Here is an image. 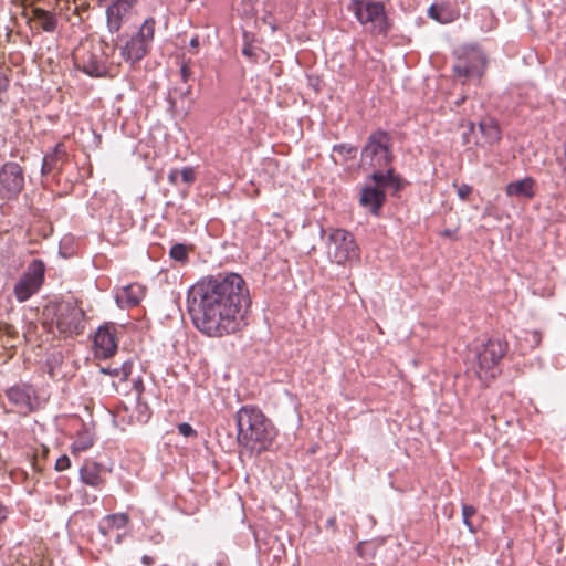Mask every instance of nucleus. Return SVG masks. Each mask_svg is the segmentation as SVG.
Masks as SVG:
<instances>
[{"label": "nucleus", "mask_w": 566, "mask_h": 566, "mask_svg": "<svg viewBox=\"0 0 566 566\" xmlns=\"http://www.w3.org/2000/svg\"><path fill=\"white\" fill-rule=\"evenodd\" d=\"M391 138L385 130L370 134L360 153V166L380 170L392 161Z\"/></svg>", "instance_id": "20e7f679"}, {"label": "nucleus", "mask_w": 566, "mask_h": 566, "mask_svg": "<svg viewBox=\"0 0 566 566\" xmlns=\"http://www.w3.org/2000/svg\"><path fill=\"white\" fill-rule=\"evenodd\" d=\"M118 49L120 56L130 65L142 61L148 52V46L135 35L126 40L123 45H118Z\"/></svg>", "instance_id": "2eb2a0df"}, {"label": "nucleus", "mask_w": 566, "mask_h": 566, "mask_svg": "<svg viewBox=\"0 0 566 566\" xmlns=\"http://www.w3.org/2000/svg\"><path fill=\"white\" fill-rule=\"evenodd\" d=\"M178 432L184 437H193L197 434L195 429L187 422L178 424Z\"/></svg>", "instance_id": "72a5a7b5"}, {"label": "nucleus", "mask_w": 566, "mask_h": 566, "mask_svg": "<svg viewBox=\"0 0 566 566\" xmlns=\"http://www.w3.org/2000/svg\"><path fill=\"white\" fill-rule=\"evenodd\" d=\"M179 176L185 184H191L195 180V171L190 167H186L180 170Z\"/></svg>", "instance_id": "473e14b6"}, {"label": "nucleus", "mask_w": 566, "mask_h": 566, "mask_svg": "<svg viewBox=\"0 0 566 566\" xmlns=\"http://www.w3.org/2000/svg\"><path fill=\"white\" fill-rule=\"evenodd\" d=\"M186 302L193 326L214 338L239 332L251 305L244 279L234 272L202 277L188 290Z\"/></svg>", "instance_id": "f257e3e1"}, {"label": "nucleus", "mask_w": 566, "mask_h": 566, "mask_svg": "<svg viewBox=\"0 0 566 566\" xmlns=\"http://www.w3.org/2000/svg\"><path fill=\"white\" fill-rule=\"evenodd\" d=\"M357 154V148L350 144H338L333 147L332 159L335 164H344L354 158Z\"/></svg>", "instance_id": "b1692460"}, {"label": "nucleus", "mask_w": 566, "mask_h": 566, "mask_svg": "<svg viewBox=\"0 0 566 566\" xmlns=\"http://www.w3.org/2000/svg\"><path fill=\"white\" fill-rule=\"evenodd\" d=\"M169 255L172 260L184 263L188 260V248L184 243H176L170 248Z\"/></svg>", "instance_id": "c85d7f7f"}, {"label": "nucleus", "mask_w": 566, "mask_h": 566, "mask_svg": "<svg viewBox=\"0 0 566 566\" xmlns=\"http://www.w3.org/2000/svg\"><path fill=\"white\" fill-rule=\"evenodd\" d=\"M199 45H200L199 36L198 35L192 36L189 42V46H190V49L193 50V53L197 52Z\"/></svg>", "instance_id": "e433bc0d"}, {"label": "nucleus", "mask_w": 566, "mask_h": 566, "mask_svg": "<svg viewBox=\"0 0 566 566\" xmlns=\"http://www.w3.org/2000/svg\"><path fill=\"white\" fill-rule=\"evenodd\" d=\"M128 523L127 514H109L103 518L99 524V531L103 535H108L111 530H120L124 528Z\"/></svg>", "instance_id": "4be33fe9"}, {"label": "nucleus", "mask_w": 566, "mask_h": 566, "mask_svg": "<svg viewBox=\"0 0 566 566\" xmlns=\"http://www.w3.org/2000/svg\"><path fill=\"white\" fill-rule=\"evenodd\" d=\"M168 103H169L170 108L174 109L176 106V102L172 98H169Z\"/></svg>", "instance_id": "49530a36"}, {"label": "nucleus", "mask_w": 566, "mask_h": 566, "mask_svg": "<svg viewBox=\"0 0 566 566\" xmlns=\"http://www.w3.org/2000/svg\"><path fill=\"white\" fill-rule=\"evenodd\" d=\"M71 465V461L69 459L67 455H62L57 460H56V463H55V469L57 471H64L66 470L67 468H70Z\"/></svg>", "instance_id": "f704fd0d"}, {"label": "nucleus", "mask_w": 566, "mask_h": 566, "mask_svg": "<svg viewBox=\"0 0 566 566\" xmlns=\"http://www.w3.org/2000/svg\"><path fill=\"white\" fill-rule=\"evenodd\" d=\"M137 0H113L106 9V24L111 33H117L122 29L130 10Z\"/></svg>", "instance_id": "4468645a"}, {"label": "nucleus", "mask_w": 566, "mask_h": 566, "mask_svg": "<svg viewBox=\"0 0 566 566\" xmlns=\"http://www.w3.org/2000/svg\"><path fill=\"white\" fill-rule=\"evenodd\" d=\"M122 542V534H117L116 535V543H120Z\"/></svg>", "instance_id": "09e8293b"}, {"label": "nucleus", "mask_w": 566, "mask_h": 566, "mask_svg": "<svg viewBox=\"0 0 566 566\" xmlns=\"http://www.w3.org/2000/svg\"><path fill=\"white\" fill-rule=\"evenodd\" d=\"M102 467L96 462H86L80 470V478L86 485L98 488L103 484Z\"/></svg>", "instance_id": "aec40b11"}, {"label": "nucleus", "mask_w": 566, "mask_h": 566, "mask_svg": "<svg viewBox=\"0 0 566 566\" xmlns=\"http://www.w3.org/2000/svg\"><path fill=\"white\" fill-rule=\"evenodd\" d=\"M60 160V151L55 148L54 153L48 154L44 156L41 167V172L43 175H48L54 169H57V164Z\"/></svg>", "instance_id": "cd10ccee"}, {"label": "nucleus", "mask_w": 566, "mask_h": 566, "mask_svg": "<svg viewBox=\"0 0 566 566\" xmlns=\"http://www.w3.org/2000/svg\"><path fill=\"white\" fill-rule=\"evenodd\" d=\"M73 60L76 69L91 77H103L108 73V55L103 44H82L74 51Z\"/></svg>", "instance_id": "0eeeda50"}, {"label": "nucleus", "mask_w": 566, "mask_h": 566, "mask_svg": "<svg viewBox=\"0 0 566 566\" xmlns=\"http://www.w3.org/2000/svg\"><path fill=\"white\" fill-rule=\"evenodd\" d=\"M328 259L339 265L353 262L359 256L354 235L344 229H333L327 241Z\"/></svg>", "instance_id": "6e6552de"}, {"label": "nucleus", "mask_w": 566, "mask_h": 566, "mask_svg": "<svg viewBox=\"0 0 566 566\" xmlns=\"http://www.w3.org/2000/svg\"><path fill=\"white\" fill-rule=\"evenodd\" d=\"M179 178H180L179 170H172L168 175L169 181L174 182V184H176Z\"/></svg>", "instance_id": "a19ab883"}, {"label": "nucleus", "mask_w": 566, "mask_h": 566, "mask_svg": "<svg viewBox=\"0 0 566 566\" xmlns=\"http://www.w3.org/2000/svg\"><path fill=\"white\" fill-rule=\"evenodd\" d=\"M241 52L251 63L266 62L269 57L266 52L254 43L253 34L249 32H243V46Z\"/></svg>", "instance_id": "6ab92c4d"}, {"label": "nucleus", "mask_w": 566, "mask_h": 566, "mask_svg": "<svg viewBox=\"0 0 566 566\" xmlns=\"http://www.w3.org/2000/svg\"><path fill=\"white\" fill-rule=\"evenodd\" d=\"M137 411H138V420L140 422H147L148 419L150 418V409L147 406V403L138 401Z\"/></svg>", "instance_id": "7c9ffc66"}, {"label": "nucleus", "mask_w": 566, "mask_h": 566, "mask_svg": "<svg viewBox=\"0 0 566 566\" xmlns=\"http://www.w3.org/2000/svg\"><path fill=\"white\" fill-rule=\"evenodd\" d=\"M189 63H190V61L184 62L180 67V76H181L182 82H185V83L188 82V80L191 76V70H190Z\"/></svg>", "instance_id": "c9c22d12"}, {"label": "nucleus", "mask_w": 566, "mask_h": 566, "mask_svg": "<svg viewBox=\"0 0 566 566\" xmlns=\"http://www.w3.org/2000/svg\"><path fill=\"white\" fill-rule=\"evenodd\" d=\"M473 130H474V125H473V123L470 122L469 123V127H468V132L463 133V139H464L465 143H469V137L468 136H469L470 133H473Z\"/></svg>", "instance_id": "79ce46f5"}, {"label": "nucleus", "mask_w": 566, "mask_h": 566, "mask_svg": "<svg viewBox=\"0 0 566 566\" xmlns=\"http://www.w3.org/2000/svg\"><path fill=\"white\" fill-rule=\"evenodd\" d=\"M6 396L22 412H32L36 408V392L30 385H14L6 390Z\"/></svg>", "instance_id": "ddd939ff"}, {"label": "nucleus", "mask_w": 566, "mask_h": 566, "mask_svg": "<svg viewBox=\"0 0 566 566\" xmlns=\"http://www.w3.org/2000/svg\"><path fill=\"white\" fill-rule=\"evenodd\" d=\"M132 368L133 364L128 360H125L119 366H101L99 371L102 374L118 378L120 381H125L130 375Z\"/></svg>", "instance_id": "5701e85b"}, {"label": "nucleus", "mask_w": 566, "mask_h": 566, "mask_svg": "<svg viewBox=\"0 0 566 566\" xmlns=\"http://www.w3.org/2000/svg\"><path fill=\"white\" fill-rule=\"evenodd\" d=\"M7 80L6 78H0V91H3L7 88Z\"/></svg>", "instance_id": "a18cd8bd"}, {"label": "nucleus", "mask_w": 566, "mask_h": 566, "mask_svg": "<svg viewBox=\"0 0 566 566\" xmlns=\"http://www.w3.org/2000/svg\"><path fill=\"white\" fill-rule=\"evenodd\" d=\"M94 443V434L93 432L84 427L82 430L77 432L76 439L72 443L73 452H81L90 449Z\"/></svg>", "instance_id": "393cba45"}, {"label": "nucleus", "mask_w": 566, "mask_h": 566, "mask_svg": "<svg viewBox=\"0 0 566 566\" xmlns=\"http://www.w3.org/2000/svg\"><path fill=\"white\" fill-rule=\"evenodd\" d=\"M155 24H156V22H155L154 18H148L144 21V23L139 28L138 32L135 34V36L138 38L139 40H143V42L147 46H149V43L154 39Z\"/></svg>", "instance_id": "bb28decb"}, {"label": "nucleus", "mask_w": 566, "mask_h": 566, "mask_svg": "<svg viewBox=\"0 0 566 566\" xmlns=\"http://www.w3.org/2000/svg\"><path fill=\"white\" fill-rule=\"evenodd\" d=\"M142 563H143L144 565H146V566H150V565H153V564H154V559H153V557H150V556H148V555H144V556L142 557Z\"/></svg>", "instance_id": "37998d69"}, {"label": "nucleus", "mask_w": 566, "mask_h": 566, "mask_svg": "<svg viewBox=\"0 0 566 566\" xmlns=\"http://www.w3.org/2000/svg\"><path fill=\"white\" fill-rule=\"evenodd\" d=\"M326 528H329L333 532H335V530H336V517L335 516L327 518Z\"/></svg>", "instance_id": "58836bf2"}, {"label": "nucleus", "mask_w": 566, "mask_h": 566, "mask_svg": "<svg viewBox=\"0 0 566 566\" xmlns=\"http://www.w3.org/2000/svg\"><path fill=\"white\" fill-rule=\"evenodd\" d=\"M454 187H457V193H458L459 198L462 200H467L470 197V195L472 193V187L470 185L461 184V185L457 186L454 184Z\"/></svg>", "instance_id": "2f4dec72"}, {"label": "nucleus", "mask_w": 566, "mask_h": 566, "mask_svg": "<svg viewBox=\"0 0 566 566\" xmlns=\"http://www.w3.org/2000/svg\"><path fill=\"white\" fill-rule=\"evenodd\" d=\"M507 352V343L500 338H490L474 350L476 375L483 381L495 378L500 373V361Z\"/></svg>", "instance_id": "423d86ee"}, {"label": "nucleus", "mask_w": 566, "mask_h": 566, "mask_svg": "<svg viewBox=\"0 0 566 566\" xmlns=\"http://www.w3.org/2000/svg\"><path fill=\"white\" fill-rule=\"evenodd\" d=\"M34 15L45 32H53L56 29L57 20L53 13L43 9H35Z\"/></svg>", "instance_id": "a878e982"}, {"label": "nucleus", "mask_w": 566, "mask_h": 566, "mask_svg": "<svg viewBox=\"0 0 566 566\" xmlns=\"http://www.w3.org/2000/svg\"><path fill=\"white\" fill-rule=\"evenodd\" d=\"M24 169L15 161H8L0 169V198L13 200L24 188Z\"/></svg>", "instance_id": "9b49d317"}, {"label": "nucleus", "mask_w": 566, "mask_h": 566, "mask_svg": "<svg viewBox=\"0 0 566 566\" xmlns=\"http://www.w3.org/2000/svg\"><path fill=\"white\" fill-rule=\"evenodd\" d=\"M190 94V87H188L186 91L181 93L184 97H187Z\"/></svg>", "instance_id": "de8ad7c7"}, {"label": "nucleus", "mask_w": 566, "mask_h": 566, "mask_svg": "<svg viewBox=\"0 0 566 566\" xmlns=\"http://www.w3.org/2000/svg\"><path fill=\"white\" fill-rule=\"evenodd\" d=\"M8 513V507L0 502V523L7 518Z\"/></svg>", "instance_id": "4c0bfd02"}, {"label": "nucleus", "mask_w": 566, "mask_h": 566, "mask_svg": "<svg viewBox=\"0 0 566 566\" xmlns=\"http://www.w3.org/2000/svg\"><path fill=\"white\" fill-rule=\"evenodd\" d=\"M455 231L451 229H447L442 232L444 237L452 238L454 235Z\"/></svg>", "instance_id": "c03bdc74"}, {"label": "nucleus", "mask_w": 566, "mask_h": 566, "mask_svg": "<svg viewBox=\"0 0 566 566\" xmlns=\"http://www.w3.org/2000/svg\"><path fill=\"white\" fill-rule=\"evenodd\" d=\"M44 262L39 259L32 260L27 270L14 284L13 295L17 301L19 303H23L36 294L44 282Z\"/></svg>", "instance_id": "9d476101"}, {"label": "nucleus", "mask_w": 566, "mask_h": 566, "mask_svg": "<svg viewBox=\"0 0 566 566\" xmlns=\"http://www.w3.org/2000/svg\"><path fill=\"white\" fill-rule=\"evenodd\" d=\"M348 10L365 29L374 34H387L390 22L381 1L350 0Z\"/></svg>", "instance_id": "7ed1b4c3"}, {"label": "nucleus", "mask_w": 566, "mask_h": 566, "mask_svg": "<svg viewBox=\"0 0 566 566\" xmlns=\"http://www.w3.org/2000/svg\"><path fill=\"white\" fill-rule=\"evenodd\" d=\"M370 179L375 182L374 186L367 185L361 189L359 202L373 214H378L385 200V187H394L396 190L400 189V180L394 174V169L389 168L387 171L375 170L370 175Z\"/></svg>", "instance_id": "39448f33"}, {"label": "nucleus", "mask_w": 566, "mask_h": 566, "mask_svg": "<svg viewBox=\"0 0 566 566\" xmlns=\"http://www.w3.org/2000/svg\"><path fill=\"white\" fill-rule=\"evenodd\" d=\"M428 14L430 18L434 19V20H438L439 21V17H438V9L436 6H431L429 9H428Z\"/></svg>", "instance_id": "ea45409f"}, {"label": "nucleus", "mask_w": 566, "mask_h": 566, "mask_svg": "<svg viewBox=\"0 0 566 566\" xmlns=\"http://www.w3.org/2000/svg\"><path fill=\"white\" fill-rule=\"evenodd\" d=\"M485 64V56L483 52L475 45L465 48V56L459 59L454 65V72L459 76H481Z\"/></svg>", "instance_id": "f8f14e48"}, {"label": "nucleus", "mask_w": 566, "mask_h": 566, "mask_svg": "<svg viewBox=\"0 0 566 566\" xmlns=\"http://www.w3.org/2000/svg\"><path fill=\"white\" fill-rule=\"evenodd\" d=\"M55 324L65 337L78 335L85 326V313L76 302H60L55 306Z\"/></svg>", "instance_id": "1a4fd4ad"}, {"label": "nucleus", "mask_w": 566, "mask_h": 566, "mask_svg": "<svg viewBox=\"0 0 566 566\" xmlns=\"http://www.w3.org/2000/svg\"><path fill=\"white\" fill-rule=\"evenodd\" d=\"M479 129L485 139V144L492 146L501 140V130L497 123L492 118L480 122Z\"/></svg>", "instance_id": "412c9836"}, {"label": "nucleus", "mask_w": 566, "mask_h": 566, "mask_svg": "<svg viewBox=\"0 0 566 566\" xmlns=\"http://www.w3.org/2000/svg\"><path fill=\"white\" fill-rule=\"evenodd\" d=\"M475 514H476L475 507H473L471 505H467V504L462 505V520H463V523L465 524V526L468 527V530L471 533H475L476 532L475 526L471 522V517L474 516Z\"/></svg>", "instance_id": "c756f323"}, {"label": "nucleus", "mask_w": 566, "mask_h": 566, "mask_svg": "<svg viewBox=\"0 0 566 566\" xmlns=\"http://www.w3.org/2000/svg\"><path fill=\"white\" fill-rule=\"evenodd\" d=\"M535 180L531 177H525L521 180L507 184L505 192L509 197L517 199H532L535 196Z\"/></svg>", "instance_id": "f3484780"}, {"label": "nucleus", "mask_w": 566, "mask_h": 566, "mask_svg": "<svg viewBox=\"0 0 566 566\" xmlns=\"http://www.w3.org/2000/svg\"><path fill=\"white\" fill-rule=\"evenodd\" d=\"M144 295L145 290L142 285L137 283L129 284L117 293L116 302L119 304V306L132 307L138 305Z\"/></svg>", "instance_id": "a211bd4d"}, {"label": "nucleus", "mask_w": 566, "mask_h": 566, "mask_svg": "<svg viewBox=\"0 0 566 566\" xmlns=\"http://www.w3.org/2000/svg\"><path fill=\"white\" fill-rule=\"evenodd\" d=\"M239 444L258 453L266 450L276 431L263 412L253 406L241 407L235 415Z\"/></svg>", "instance_id": "f03ea898"}, {"label": "nucleus", "mask_w": 566, "mask_h": 566, "mask_svg": "<svg viewBox=\"0 0 566 566\" xmlns=\"http://www.w3.org/2000/svg\"><path fill=\"white\" fill-rule=\"evenodd\" d=\"M94 344L98 355L107 358L115 354L117 343L109 327H99L94 336Z\"/></svg>", "instance_id": "dca6fc26"}]
</instances>
